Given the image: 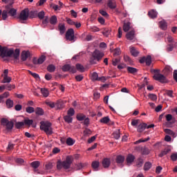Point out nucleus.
Wrapping results in <instances>:
<instances>
[{"label": "nucleus", "mask_w": 177, "mask_h": 177, "mask_svg": "<svg viewBox=\"0 0 177 177\" xmlns=\"http://www.w3.org/2000/svg\"><path fill=\"white\" fill-rule=\"evenodd\" d=\"M0 56L1 57H13L17 59L20 56V50L16 48L15 50H13V49H8V47H2L0 45Z\"/></svg>", "instance_id": "obj_1"}, {"label": "nucleus", "mask_w": 177, "mask_h": 177, "mask_svg": "<svg viewBox=\"0 0 177 177\" xmlns=\"http://www.w3.org/2000/svg\"><path fill=\"white\" fill-rule=\"evenodd\" d=\"M73 161H74V158L71 156H68L65 160H58L57 162V169H62V168H64V169H69L73 164Z\"/></svg>", "instance_id": "obj_2"}, {"label": "nucleus", "mask_w": 177, "mask_h": 177, "mask_svg": "<svg viewBox=\"0 0 177 177\" xmlns=\"http://www.w3.org/2000/svg\"><path fill=\"white\" fill-rule=\"evenodd\" d=\"M40 129L44 131L46 135H52L53 129H52V123L46 121H41L40 122Z\"/></svg>", "instance_id": "obj_3"}, {"label": "nucleus", "mask_w": 177, "mask_h": 177, "mask_svg": "<svg viewBox=\"0 0 177 177\" xmlns=\"http://www.w3.org/2000/svg\"><path fill=\"white\" fill-rule=\"evenodd\" d=\"M104 56V53L101 52L99 50H95L92 53V57L90 59L91 64H96L97 62H100L102 60V58Z\"/></svg>", "instance_id": "obj_4"}, {"label": "nucleus", "mask_w": 177, "mask_h": 177, "mask_svg": "<svg viewBox=\"0 0 177 177\" xmlns=\"http://www.w3.org/2000/svg\"><path fill=\"white\" fill-rule=\"evenodd\" d=\"M28 17H30V10L28 8H25L20 12L19 16V23H24V21L28 20Z\"/></svg>", "instance_id": "obj_5"}, {"label": "nucleus", "mask_w": 177, "mask_h": 177, "mask_svg": "<svg viewBox=\"0 0 177 177\" xmlns=\"http://www.w3.org/2000/svg\"><path fill=\"white\" fill-rule=\"evenodd\" d=\"M1 125L3 127H5L6 129L9 132L13 129V127L15 125V123L12 121H9V120L3 118L1 120Z\"/></svg>", "instance_id": "obj_6"}, {"label": "nucleus", "mask_w": 177, "mask_h": 177, "mask_svg": "<svg viewBox=\"0 0 177 177\" xmlns=\"http://www.w3.org/2000/svg\"><path fill=\"white\" fill-rule=\"evenodd\" d=\"M153 80H155L156 81H158L161 84H167L168 82L165 75H164L161 73L154 74L153 76Z\"/></svg>", "instance_id": "obj_7"}, {"label": "nucleus", "mask_w": 177, "mask_h": 177, "mask_svg": "<svg viewBox=\"0 0 177 177\" xmlns=\"http://www.w3.org/2000/svg\"><path fill=\"white\" fill-rule=\"evenodd\" d=\"M62 70L64 71V73H67V71L72 73V74H75V73H77V68H75V66H71L70 64L64 65Z\"/></svg>", "instance_id": "obj_8"}, {"label": "nucleus", "mask_w": 177, "mask_h": 177, "mask_svg": "<svg viewBox=\"0 0 177 177\" xmlns=\"http://www.w3.org/2000/svg\"><path fill=\"white\" fill-rule=\"evenodd\" d=\"M65 37L67 41H74V38H75V36L74 35V29H68L66 32Z\"/></svg>", "instance_id": "obj_9"}, {"label": "nucleus", "mask_w": 177, "mask_h": 177, "mask_svg": "<svg viewBox=\"0 0 177 177\" xmlns=\"http://www.w3.org/2000/svg\"><path fill=\"white\" fill-rule=\"evenodd\" d=\"M116 163L118 164V165H119V167H120V168H122L124 167V161H125V157L119 155L118 156H116V159H115Z\"/></svg>", "instance_id": "obj_10"}, {"label": "nucleus", "mask_w": 177, "mask_h": 177, "mask_svg": "<svg viewBox=\"0 0 177 177\" xmlns=\"http://www.w3.org/2000/svg\"><path fill=\"white\" fill-rule=\"evenodd\" d=\"M111 164V160L110 158H105L102 160V167L104 168H109Z\"/></svg>", "instance_id": "obj_11"}, {"label": "nucleus", "mask_w": 177, "mask_h": 177, "mask_svg": "<svg viewBox=\"0 0 177 177\" xmlns=\"http://www.w3.org/2000/svg\"><path fill=\"white\" fill-rule=\"evenodd\" d=\"M126 161L127 162V165H131L135 161V156L132 154H129L127 157Z\"/></svg>", "instance_id": "obj_12"}, {"label": "nucleus", "mask_w": 177, "mask_h": 177, "mask_svg": "<svg viewBox=\"0 0 177 177\" xmlns=\"http://www.w3.org/2000/svg\"><path fill=\"white\" fill-rule=\"evenodd\" d=\"M64 104H66V101L58 100L55 103V106H57V109H60L64 107Z\"/></svg>", "instance_id": "obj_13"}, {"label": "nucleus", "mask_w": 177, "mask_h": 177, "mask_svg": "<svg viewBox=\"0 0 177 177\" xmlns=\"http://www.w3.org/2000/svg\"><path fill=\"white\" fill-rule=\"evenodd\" d=\"M58 30L59 31V33L61 34V35H63V34H64V32H66V25H64V24H59L58 25Z\"/></svg>", "instance_id": "obj_14"}, {"label": "nucleus", "mask_w": 177, "mask_h": 177, "mask_svg": "<svg viewBox=\"0 0 177 177\" xmlns=\"http://www.w3.org/2000/svg\"><path fill=\"white\" fill-rule=\"evenodd\" d=\"M31 167L34 169V171L37 172L38 171V169H37L39 165H41V163L39 162V161L36 160V161H33L30 163Z\"/></svg>", "instance_id": "obj_15"}, {"label": "nucleus", "mask_w": 177, "mask_h": 177, "mask_svg": "<svg viewBox=\"0 0 177 177\" xmlns=\"http://www.w3.org/2000/svg\"><path fill=\"white\" fill-rule=\"evenodd\" d=\"M126 38L129 39V41H132L133 38H135V30H131L126 35Z\"/></svg>", "instance_id": "obj_16"}, {"label": "nucleus", "mask_w": 177, "mask_h": 177, "mask_svg": "<svg viewBox=\"0 0 177 177\" xmlns=\"http://www.w3.org/2000/svg\"><path fill=\"white\" fill-rule=\"evenodd\" d=\"M28 57H30V51H23L21 53L22 62H26Z\"/></svg>", "instance_id": "obj_17"}, {"label": "nucleus", "mask_w": 177, "mask_h": 177, "mask_svg": "<svg viewBox=\"0 0 177 177\" xmlns=\"http://www.w3.org/2000/svg\"><path fill=\"white\" fill-rule=\"evenodd\" d=\"M100 166V163L99 162V161L95 160L92 162L91 167L94 171H98Z\"/></svg>", "instance_id": "obj_18"}, {"label": "nucleus", "mask_w": 177, "mask_h": 177, "mask_svg": "<svg viewBox=\"0 0 177 177\" xmlns=\"http://www.w3.org/2000/svg\"><path fill=\"white\" fill-rule=\"evenodd\" d=\"M162 73L165 75H168L172 73V68L169 66H166L165 68L163 69Z\"/></svg>", "instance_id": "obj_19"}, {"label": "nucleus", "mask_w": 177, "mask_h": 177, "mask_svg": "<svg viewBox=\"0 0 177 177\" xmlns=\"http://www.w3.org/2000/svg\"><path fill=\"white\" fill-rule=\"evenodd\" d=\"M147 124L146 123H141L138 125L137 131L138 132L142 133L145 131V129L147 128Z\"/></svg>", "instance_id": "obj_20"}, {"label": "nucleus", "mask_w": 177, "mask_h": 177, "mask_svg": "<svg viewBox=\"0 0 177 177\" xmlns=\"http://www.w3.org/2000/svg\"><path fill=\"white\" fill-rule=\"evenodd\" d=\"M131 30V22H126L123 24V30L124 32H128Z\"/></svg>", "instance_id": "obj_21"}, {"label": "nucleus", "mask_w": 177, "mask_h": 177, "mask_svg": "<svg viewBox=\"0 0 177 177\" xmlns=\"http://www.w3.org/2000/svg\"><path fill=\"white\" fill-rule=\"evenodd\" d=\"M113 136L114 139H116V140H118V139L121 138V131H120V129L115 131L113 133Z\"/></svg>", "instance_id": "obj_22"}, {"label": "nucleus", "mask_w": 177, "mask_h": 177, "mask_svg": "<svg viewBox=\"0 0 177 177\" xmlns=\"http://www.w3.org/2000/svg\"><path fill=\"white\" fill-rule=\"evenodd\" d=\"M33 123H34V120H30L28 118H26L24 120V124L26 127H31V125H32Z\"/></svg>", "instance_id": "obj_23"}, {"label": "nucleus", "mask_w": 177, "mask_h": 177, "mask_svg": "<svg viewBox=\"0 0 177 177\" xmlns=\"http://www.w3.org/2000/svg\"><path fill=\"white\" fill-rule=\"evenodd\" d=\"M50 24L53 26L57 24V17L56 15H53L50 18Z\"/></svg>", "instance_id": "obj_24"}, {"label": "nucleus", "mask_w": 177, "mask_h": 177, "mask_svg": "<svg viewBox=\"0 0 177 177\" xmlns=\"http://www.w3.org/2000/svg\"><path fill=\"white\" fill-rule=\"evenodd\" d=\"M127 71H128V73H130V74H136V73H138V70L136 68L128 66Z\"/></svg>", "instance_id": "obj_25"}, {"label": "nucleus", "mask_w": 177, "mask_h": 177, "mask_svg": "<svg viewBox=\"0 0 177 177\" xmlns=\"http://www.w3.org/2000/svg\"><path fill=\"white\" fill-rule=\"evenodd\" d=\"M175 48H176V43L169 44L167 48V52H172Z\"/></svg>", "instance_id": "obj_26"}, {"label": "nucleus", "mask_w": 177, "mask_h": 177, "mask_svg": "<svg viewBox=\"0 0 177 177\" xmlns=\"http://www.w3.org/2000/svg\"><path fill=\"white\" fill-rule=\"evenodd\" d=\"M130 53H131L132 56H134V57H137L139 55V51L136 50L134 47H131L130 48Z\"/></svg>", "instance_id": "obj_27"}, {"label": "nucleus", "mask_w": 177, "mask_h": 177, "mask_svg": "<svg viewBox=\"0 0 177 177\" xmlns=\"http://www.w3.org/2000/svg\"><path fill=\"white\" fill-rule=\"evenodd\" d=\"M8 13L9 16L14 17V16H16V15H17V10L15 8H11L9 10V11H8Z\"/></svg>", "instance_id": "obj_28"}, {"label": "nucleus", "mask_w": 177, "mask_h": 177, "mask_svg": "<svg viewBox=\"0 0 177 177\" xmlns=\"http://www.w3.org/2000/svg\"><path fill=\"white\" fill-rule=\"evenodd\" d=\"M102 124H109L110 122V118L109 116L104 117L100 120Z\"/></svg>", "instance_id": "obj_29"}, {"label": "nucleus", "mask_w": 177, "mask_h": 177, "mask_svg": "<svg viewBox=\"0 0 177 177\" xmlns=\"http://www.w3.org/2000/svg\"><path fill=\"white\" fill-rule=\"evenodd\" d=\"M6 104L7 106V109H12V107H13V104H14L13 100H10V99H8L6 101Z\"/></svg>", "instance_id": "obj_30"}, {"label": "nucleus", "mask_w": 177, "mask_h": 177, "mask_svg": "<svg viewBox=\"0 0 177 177\" xmlns=\"http://www.w3.org/2000/svg\"><path fill=\"white\" fill-rule=\"evenodd\" d=\"M159 27L162 30H167V22L165 20L160 21L159 22Z\"/></svg>", "instance_id": "obj_31"}, {"label": "nucleus", "mask_w": 177, "mask_h": 177, "mask_svg": "<svg viewBox=\"0 0 177 177\" xmlns=\"http://www.w3.org/2000/svg\"><path fill=\"white\" fill-rule=\"evenodd\" d=\"M47 71L49 73H55V71H56V66L53 64H50L47 67Z\"/></svg>", "instance_id": "obj_32"}, {"label": "nucleus", "mask_w": 177, "mask_h": 177, "mask_svg": "<svg viewBox=\"0 0 177 177\" xmlns=\"http://www.w3.org/2000/svg\"><path fill=\"white\" fill-rule=\"evenodd\" d=\"M80 71V73H84V71H85V68L84 67V66H82L80 64H76V71Z\"/></svg>", "instance_id": "obj_33"}, {"label": "nucleus", "mask_w": 177, "mask_h": 177, "mask_svg": "<svg viewBox=\"0 0 177 177\" xmlns=\"http://www.w3.org/2000/svg\"><path fill=\"white\" fill-rule=\"evenodd\" d=\"M107 6H109L110 9H115V2L113 1V0H109Z\"/></svg>", "instance_id": "obj_34"}, {"label": "nucleus", "mask_w": 177, "mask_h": 177, "mask_svg": "<svg viewBox=\"0 0 177 177\" xmlns=\"http://www.w3.org/2000/svg\"><path fill=\"white\" fill-rule=\"evenodd\" d=\"M148 15L151 19H156V17H157V12L152 10L148 12Z\"/></svg>", "instance_id": "obj_35"}, {"label": "nucleus", "mask_w": 177, "mask_h": 177, "mask_svg": "<svg viewBox=\"0 0 177 177\" xmlns=\"http://www.w3.org/2000/svg\"><path fill=\"white\" fill-rule=\"evenodd\" d=\"M76 118L78 121H84V120L86 118V115L82 113H79L77 115Z\"/></svg>", "instance_id": "obj_36"}, {"label": "nucleus", "mask_w": 177, "mask_h": 177, "mask_svg": "<svg viewBox=\"0 0 177 177\" xmlns=\"http://www.w3.org/2000/svg\"><path fill=\"white\" fill-rule=\"evenodd\" d=\"M64 120L65 122H67L68 124H71L73 122V118L71 116L67 115L64 117Z\"/></svg>", "instance_id": "obj_37"}, {"label": "nucleus", "mask_w": 177, "mask_h": 177, "mask_svg": "<svg viewBox=\"0 0 177 177\" xmlns=\"http://www.w3.org/2000/svg\"><path fill=\"white\" fill-rule=\"evenodd\" d=\"M44 109H42L41 108H36L35 114H37V115H44Z\"/></svg>", "instance_id": "obj_38"}, {"label": "nucleus", "mask_w": 177, "mask_h": 177, "mask_svg": "<svg viewBox=\"0 0 177 177\" xmlns=\"http://www.w3.org/2000/svg\"><path fill=\"white\" fill-rule=\"evenodd\" d=\"M41 92L44 97L49 96V91L47 88H41Z\"/></svg>", "instance_id": "obj_39"}, {"label": "nucleus", "mask_w": 177, "mask_h": 177, "mask_svg": "<svg viewBox=\"0 0 177 177\" xmlns=\"http://www.w3.org/2000/svg\"><path fill=\"white\" fill-rule=\"evenodd\" d=\"M12 81V78L9 76H3V80H2V84H9Z\"/></svg>", "instance_id": "obj_40"}, {"label": "nucleus", "mask_w": 177, "mask_h": 177, "mask_svg": "<svg viewBox=\"0 0 177 177\" xmlns=\"http://www.w3.org/2000/svg\"><path fill=\"white\" fill-rule=\"evenodd\" d=\"M74 143H75V140H74V139H73L71 138H68L66 139V145L68 146H73V145H74Z\"/></svg>", "instance_id": "obj_41"}, {"label": "nucleus", "mask_w": 177, "mask_h": 177, "mask_svg": "<svg viewBox=\"0 0 177 177\" xmlns=\"http://www.w3.org/2000/svg\"><path fill=\"white\" fill-rule=\"evenodd\" d=\"M169 151H171V149H165L159 154V157H164V156H167V154H168Z\"/></svg>", "instance_id": "obj_42"}, {"label": "nucleus", "mask_w": 177, "mask_h": 177, "mask_svg": "<svg viewBox=\"0 0 177 177\" xmlns=\"http://www.w3.org/2000/svg\"><path fill=\"white\" fill-rule=\"evenodd\" d=\"M8 15H9L8 12V10H4L2 11L1 17H2L3 20H6V19L8 17Z\"/></svg>", "instance_id": "obj_43"}, {"label": "nucleus", "mask_w": 177, "mask_h": 177, "mask_svg": "<svg viewBox=\"0 0 177 177\" xmlns=\"http://www.w3.org/2000/svg\"><path fill=\"white\" fill-rule=\"evenodd\" d=\"M91 80L92 81H97L99 80V75H97V73L93 72L92 73Z\"/></svg>", "instance_id": "obj_44"}, {"label": "nucleus", "mask_w": 177, "mask_h": 177, "mask_svg": "<svg viewBox=\"0 0 177 177\" xmlns=\"http://www.w3.org/2000/svg\"><path fill=\"white\" fill-rule=\"evenodd\" d=\"M26 111L28 114H32V113H34V111H35V109L32 106H28L26 108Z\"/></svg>", "instance_id": "obj_45"}, {"label": "nucleus", "mask_w": 177, "mask_h": 177, "mask_svg": "<svg viewBox=\"0 0 177 177\" xmlns=\"http://www.w3.org/2000/svg\"><path fill=\"white\" fill-rule=\"evenodd\" d=\"M38 60V64H42L45 60H46V56L45 55H41V57H39Z\"/></svg>", "instance_id": "obj_46"}, {"label": "nucleus", "mask_w": 177, "mask_h": 177, "mask_svg": "<svg viewBox=\"0 0 177 177\" xmlns=\"http://www.w3.org/2000/svg\"><path fill=\"white\" fill-rule=\"evenodd\" d=\"M150 168H151V163L150 162H145V164L144 165V169L145 171H149V169H150Z\"/></svg>", "instance_id": "obj_47"}, {"label": "nucleus", "mask_w": 177, "mask_h": 177, "mask_svg": "<svg viewBox=\"0 0 177 177\" xmlns=\"http://www.w3.org/2000/svg\"><path fill=\"white\" fill-rule=\"evenodd\" d=\"M22 127H24V122H17L15 123V127L17 129H20Z\"/></svg>", "instance_id": "obj_48"}, {"label": "nucleus", "mask_w": 177, "mask_h": 177, "mask_svg": "<svg viewBox=\"0 0 177 177\" xmlns=\"http://www.w3.org/2000/svg\"><path fill=\"white\" fill-rule=\"evenodd\" d=\"M148 97L151 99V100H153V102H156V100H157V95L156 94L149 93L148 95Z\"/></svg>", "instance_id": "obj_49"}, {"label": "nucleus", "mask_w": 177, "mask_h": 177, "mask_svg": "<svg viewBox=\"0 0 177 177\" xmlns=\"http://www.w3.org/2000/svg\"><path fill=\"white\" fill-rule=\"evenodd\" d=\"M145 63L147 66H150V64H151V56L148 55L147 57H145Z\"/></svg>", "instance_id": "obj_50"}, {"label": "nucleus", "mask_w": 177, "mask_h": 177, "mask_svg": "<svg viewBox=\"0 0 177 177\" xmlns=\"http://www.w3.org/2000/svg\"><path fill=\"white\" fill-rule=\"evenodd\" d=\"M167 40L168 44H177V42L175 41V40L174 39V38L171 36L169 35L167 37Z\"/></svg>", "instance_id": "obj_51"}, {"label": "nucleus", "mask_w": 177, "mask_h": 177, "mask_svg": "<svg viewBox=\"0 0 177 177\" xmlns=\"http://www.w3.org/2000/svg\"><path fill=\"white\" fill-rule=\"evenodd\" d=\"M67 114H68V115L73 117V115H74V114H75V111H74V109L70 108L68 109V111H67Z\"/></svg>", "instance_id": "obj_52"}, {"label": "nucleus", "mask_w": 177, "mask_h": 177, "mask_svg": "<svg viewBox=\"0 0 177 177\" xmlns=\"http://www.w3.org/2000/svg\"><path fill=\"white\" fill-rule=\"evenodd\" d=\"M136 165L138 168H140V167L143 165V159H142V158L138 159Z\"/></svg>", "instance_id": "obj_53"}, {"label": "nucleus", "mask_w": 177, "mask_h": 177, "mask_svg": "<svg viewBox=\"0 0 177 177\" xmlns=\"http://www.w3.org/2000/svg\"><path fill=\"white\" fill-rule=\"evenodd\" d=\"M165 133H167V135H171V136H174V135H175V133L174 131H172V130L169 129H165L164 130Z\"/></svg>", "instance_id": "obj_54"}, {"label": "nucleus", "mask_w": 177, "mask_h": 177, "mask_svg": "<svg viewBox=\"0 0 177 177\" xmlns=\"http://www.w3.org/2000/svg\"><path fill=\"white\" fill-rule=\"evenodd\" d=\"M85 165H86V164H84V163H77L76 165V169L80 170V169H82V168H84V167H85Z\"/></svg>", "instance_id": "obj_55"}, {"label": "nucleus", "mask_w": 177, "mask_h": 177, "mask_svg": "<svg viewBox=\"0 0 177 177\" xmlns=\"http://www.w3.org/2000/svg\"><path fill=\"white\" fill-rule=\"evenodd\" d=\"M124 59L126 63H129V64H132V59L128 56V55H124Z\"/></svg>", "instance_id": "obj_56"}, {"label": "nucleus", "mask_w": 177, "mask_h": 177, "mask_svg": "<svg viewBox=\"0 0 177 177\" xmlns=\"http://www.w3.org/2000/svg\"><path fill=\"white\" fill-rule=\"evenodd\" d=\"M46 104L47 106H49V107H51V109H53L55 106H56V104H55V102H53L46 101Z\"/></svg>", "instance_id": "obj_57"}, {"label": "nucleus", "mask_w": 177, "mask_h": 177, "mask_svg": "<svg viewBox=\"0 0 177 177\" xmlns=\"http://www.w3.org/2000/svg\"><path fill=\"white\" fill-rule=\"evenodd\" d=\"M5 86L6 88H7L8 91H12V89H15V88H16V86H15V84H7Z\"/></svg>", "instance_id": "obj_58"}, {"label": "nucleus", "mask_w": 177, "mask_h": 177, "mask_svg": "<svg viewBox=\"0 0 177 177\" xmlns=\"http://www.w3.org/2000/svg\"><path fill=\"white\" fill-rule=\"evenodd\" d=\"M114 56H120L121 55V49L115 48L113 51Z\"/></svg>", "instance_id": "obj_59"}, {"label": "nucleus", "mask_w": 177, "mask_h": 177, "mask_svg": "<svg viewBox=\"0 0 177 177\" xmlns=\"http://www.w3.org/2000/svg\"><path fill=\"white\" fill-rule=\"evenodd\" d=\"M166 94L167 96H169V97H174V91L172 90H167Z\"/></svg>", "instance_id": "obj_60"}, {"label": "nucleus", "mask_w": 177, "mask_h": 177, "mask_svg": "<svg viewBox=\"0 0 177 177\" xmlns=\"http://www.w3.org/2000/svg\"><path fill=\"white\" fill-rule=\"evenodd\" d=\"M75 80L78 82H81L84 80V76L82 75H77L75 76Z\"/></svg>", "instance_id": "obj_61"}, {"label": "nucleus", "mask_w": 177, "mask_h": 177, "mask_svg": "<svg viewBox=\"0 0 177 177\" xmlns=\"http://www.w3.org/2000/svg\"><path fill=\"white\" fill-rule=\"evenodd\" d=\"M99 12L104 17H109V14L107 12L104 11V10H100Z\"/></svg>", "instance_id": "obj_62"}, {"label": "nucleus", "mask_w": 177, "mask_h": 177, "mask_svg": "<svg viewBox=\"0 0 177 177\" xmlns=\"http://www.w3.org/2000/svg\"><path fill=\"white\" fill-rule=\"evenodd\" d=\"M120 60L118 58H115V59H113L112 64L113 66H117L120 63Z\"/></svg>", "instance_id": "obj_63"}, {"label": "nucleus", "mask_w": 177, "mask_h": 177, "mask_svg": "<svg viewBox=\"0 0 177 177\" xmlns=\"http://www.w3.org/2000/svg\"><path fill=\"white\" fill-rule=\"evenodd\" d=\"M170 158L172 161H176L177 160V153H172L170 156Z\"/></svg>", "instance_id": "obj_64"}]
</instances>
